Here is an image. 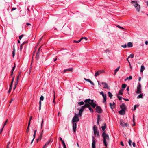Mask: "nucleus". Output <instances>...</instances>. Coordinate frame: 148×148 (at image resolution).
<instances>
[{
    "instance_id": "0eeeda50",
    "label": "nucleus",
    "mask_w": 148,
    "mask_h": 148,
    "mask_svg": "<svg viewBox=\"0 0 148 148\" xmlns=\"http://www.w3.org/2000/svg\"><path fill=\"white\" fill-rule=\"evenodd\" d=\"M104 72V71L103 70H99L97 71L95 73V77H96L97 76L99 75L101 73H103Z\"/></svg>"
},
{
    "instance_id": "c9c22d12",
    "label": "nucleus",
    "mask_w": 148,
    "mask_h": 148,
    "mask_svg": "<svg viewBox=\"0 0 148 148\" xmlns=\"http://www.w3.org/2000/svg\"><path fill=\"white\" fill-rule=\"evenodd\" d=\"M39 54L38 53H36V60H37L38 59L39 57Z\"/></svg>"
},
{
    "instance_id": "5fc2aeb1",
    "label": "nucleus",
    "mask_w": 148,
    "mask_h": 148,
    "mask_svg": "<svg viewBox=\"0 0 148 148\" xmlns=\"http://www.w3.org/2000/svg\"><path fill=\"white\" fill-rule=\"evenodd\" d=\"M117 97L119 100H121L122 99V97L121 96H117Z\"/></svg>"
},
{
    "instance_id": "338daca9",
    "label": "nucleus",
    "mask_w": 148,
    "mask_h": 148,
    "mask_svg": "<svg viewBox=\"0 0 148 148\" xmlns=\"http://www.w3.org/2000/svg\"><path fill=\"white\" fill-rule=\"evenodd\" d=\"M3 127H4V126H3V127L0 130V133H1L2 132V131Z\"/></svg>"
},
{
    "instance_id": "3c124183",
    "label": "nucleus",
    "mask_w": 148,
    "mask_h": 148,
    "mask_svg": "<svg viewBox=\"0 0 148 148\" xmlns=\"http://www.w3.org/2000/svg\"><path fill=\"white\" fill-rule=\"evenodd\" d=\"M127 77L128 80H130L132 79V77L131 76H130L129 77Z\"/></svg>"
},
{
    "instance_id": "f3484780",
    "label": "nucleus",
    "mask_w": 148,
    "mask_h": 148,
    "mask_svg": "<svg viewBox=\"0 0 148 148\" xmlns=\"http://www.w3.org/2000/svg\"><path fill=\"white\" fill-rule=\"evenodd\" d=\"M119 113L121 115H123L125 114V110H121L119 111Z\"/></svg>"
},
{
    "instance_id": "bf43d9fd",
    "label": "nucleus",
    "mask_w": 148,
    "mask_h": 148,
    "mask_svg": "<svg viewBox=\"0 0 148 148\" xmlns=\"http://www.w3.org/2000/svg\"><path fill=\"white\" fill-rule=\"evenodd\" d=\"M10 141H9V142H8V145H7V148H9V144H10Z\"/></svg>"
},
{
    "instance_id": "9b49d317",
    "label": "nucleus",
    "mask_w": 148,
    "mask_h": 148,
    "mask_svg": "<svg viewBox=\"0 0 148 148\" xmlns=\"http://www.w3.org/2000/svg\"><path fill=\"white\" fill-rule=\"evenodd\" d=\"M77 127V124L76 123H73V129L74 132L76 131V130Z\"/></svg>"
},
{
    "instance_id": "4be33fe9",
    "label": "nucleus",
    "mask_w": 148,
    "mask_h": 148,
    "mask_svg": "<svg viewBox=\"0 0 148 148\" xmlns=\"http://www.w3.org/2000/svg\"><path fill=\"white\" fill-rule=\"evenodd\" d=\"M145 68L143 65H141L140 71L141 72H143V71L145 70Z\"/></svg>"
},
{
    "instance_id": "79ce46f5",
    "label": "nucleus",
    "mask_w": 148,
    "mask_h": 148,
    "mask_svg": "<svg viewBox=\"0 0 148 148\" xmlns=\"http://www.w3.org/2000/svg\"><path fill=\"white\" fill-rule=\"evenodd\" d=\"M138 106H139L138 105H134V110H135L136 109V107H138Z\"/></svg>"
},
{
    "instance_id": "473e14b6",
    "label": "nucleus",
    "mask_w": 148,
    "mask_h": 148,
    "mask_svg": "<svg viewBox=\"0 0 148 148\" xmlns=\"http://www.w3.org/2000/svg\"><path fill=\"white\" fill-rule=\"evenodd\" d=\"M82 112H83V111H82L80 110H79V114H78V115H79L80 116H82Z\"/></svg>"
},
{
    "instance_id": "680f3d73",
    "label": "nucleus",
    "mask_w": 148,
    "mask_h": 148,
    "mask_svg": "<svg viewBox=\"0 0 148 148\" xmlns=\"http://www.w3.org/2000/svg\"><path fill=\"white\" fill-rule=\"evenodd\" d=\"M132 145L134 147H135L136 146V144L135 143L133 142L132 143Z\"/></svg>"
},
{
    "instance_id": "e433bc0d",
    "label": "nucleus",
    "mask_w": 148,
    "mask_h": 148,
    "mask_svg": "<svg viewBox=\"0 0 148 148\" xmlns=\"http://www.w3.org/2000/svg\"><path fill=\"white\" fill-rule=\"evenodd\" d=\"M36 134H34V135H33V137H34V138H33V139L32 140L31 143V144H32L35 138V136H36Z\"/></svg>"
},
{
    "instance_id": "de8ad7c7",
    "label": "nucleus",
    "mask_w": 148,
    "mask_h": 148,
    "mask_svg": "<svg viewBox=\"0 0 148 148\" xmlns=\"http://www.w3.org/2000/svg\"><path fill=\"white\" fill-rule=\"evenodd\" d=\"M43 123V119H42V121L41 124V128H42V127Z\"/></svg>"
},
{
    "instance_id": "ea45409f",
    "label": "nucleus",
    "mask_w": 148,
    "mask_h": 148,
    "mask_svg": "<svg viewBox=\"0 0 148 148\" xmlns=\"http://www.w3.org/2000/svg\"><path fill=\"white\" fill-rule=\"evenodd\" d=\"M78 104L80 105H82L84 104V103L83 101L80 102L78 103Z\"/></svg>"
},
{
    "instance_id": "a211bd4d",
    "label": "nucleus",
    "mask_w": 148,
    "mask_h": 148,
    "mask_svg": "<svg viewBox=\"0 0 148 148\" xmlns=\"http://www.w3.org/2000/svg\"><path fill=\"white\" fill-rule=\"evenodd\" d=\"M127 46L129 47H131L133 46L132 43L131 42H129L127 44Z\"/></svg>"
},
{
    "instance_id": "49530a36",
    "label": "nucleus",
    "mask_w": 148,
    "mask_h": 148,
    "mask_svg": "<svg viewBox=\"0 0 148 148\" xmlns=\"http://www.w3.org/2000/svg\"><path fill=\"white\" fill-rule=\"evenodd\" d=\"M121 46L124 48H125L127 47V45L126 44H125L124 45H122Z\"/></svg>"
},
{
    "instance_id": "c03bdc74",
    "label": "nucleus",
    "mask_w": 148,
    "mask_h": 148,
    "mask_svg": "<svg viewBox=\"0 0 148 148\" xmlns=\"http://www.w3.org/2000/svg\"><path fill=\"white\" fill-rule=\"evenodd\" d=\"M12 87H11V86H10L8 92V93H10L11 92V89H12Z\"/></svg>"
},
{
    "instance_id": "774afa93",
    "label": "nucleus",
    "mask_w": 148,
    "mask_h": 148,
    "mask_svg": "<svg viewBox=\"0 0 148 148\" xmlns=\"http://www.w3.org/2000/svg\"><path fill=\"white\" fill-rule=\"evenodd\" d=\"M145 44L146 45H147L148 44V41H146L145 42Z\"/></svg>"
},
{
    "instance_id": "412c9836",
    "label": "nucleus",
    "mask_w": 148,
    "mask_h": 148,
    "mask_svg": "<svg viewBox=\"0 0 148 148\" xmlns=\"http://www.w3.org/2000/svg\"><path fill=\"white\" fill-rule=\"evenodd\" d=\"M106 123L105 124H104V125L103 126H102V127H101V128H102V130H103V131H104L106 128Z\"/></svg>"
},
{
    "instance_id": "f257e3e1",
    "label": "nucleus",
    "mask_w": 148,
    "mask_h": 148,
    "mask_svg": "<svg viewBox=\"0 0 148 148\" xmlns=\"http://www.w3.org/2000/svg\"><path fill=\"white\" fill-rule=\"evenodd\" d=\"M103 140V142L106 147L107 146V141H108L109 139V137L108 134H106L104 132H103L102 134Z\"/></svg>"
},
{
    "instance_id": "69168bd1",
    "label": "nucleus",
    "mask_w": 148,
    "mask_h": 148,
    "mask_svg": "<svg viewBox=\"0 0 148 148\" xmlns=\"http://www.w3.org/2000/svg\"><path fill=\"white\" fill-rule=\"evenodd\" d=\"M16 8H13L12 9V11H13V10H16Z\"/></svg>"
},
{
    "instance_id": "c85d7f7f",
    "label": "nucleus",
    "mask_w": 148,
    "mask_h": 148,
    "mask_svg": "<svg viewBox=\"0 0 148 148\" xmlns=\"http://www.w3.org/2000/svg\"><path fill=\"white\" fill-rule=\"evenodd\" d=\"M30 125V122H29L28 123V127H27V129L26 130V132L27 133H28L29 132V127Z\"/></svg>"
},
{
    "instance_id": "7c9ffc66",
    "label": "nucleus",
    "mask_w": 148,
    "mask_h": 148,
    "mask_svg": "<svg viewBox=\"0 0 148 148\" xmlns=\"http://www.w3.org/2000/svg\"><path fill=\"white\" fill-rule=\"evenodd\" d=\"M134 57V55L133 54H130L129 56L128 57V58H133Z\"/></svg>"
},
{
    "instance_id": "e2e57ef3",
    "label": "nucleus",
    "mask_w": 148,
    "mask_h": 148,
    "mask_svg": "<svg viewBox=\"0 0 148 148\" xmlns=\"http://www.w3.org/2000/svg\"><path fill=\"white\" fill-rule=\"evenodd\" d=\"M121 145L122 146H124V145L123 144V142L121 141Z\"/></svg>"
},
{
    "instance_id": "72a5a7b5",
    "label": "nucleus",
    "mask_w": 148,
    "mask_h": 148,
    "mask_svg": "<svg viewBox=\"0 0 148 148\" xmlns=\"http://www.w3.org/2000/svg\"><path fill=\"white\" fill-rule=\"evenodd\" d=\"M128 143H129V145H130V146L131 147L132 146V145H131L132 141L130 139H129Z\"/></svg>"
},
{
    "instance_id": "f704fd0d",
    "label": "nucleus",
    "mask_w": 148,
    "mask_h": 148,
    "mask_svg": "<svg viewBox=\"0 0 148 148\" xmlns=\"http://www.w3.org/2000/svg\"><path fill=\"white\" fill-rule=\"evenodd\" d=\"M127 86L125 84H123L122 85V87L123 88H125Z\"/></svg>"
},
{
    "instance_id": "393cba45",
    "label": "nucleus",
    "mask_w": 148,
    "mask_h": 148,
    "mask_svg": "<svg viewBox=\"0 0 148 148\" xmlns=\"http://www.w3.org/2000/svg\"><path fill=\"white\" fill-rule=\"evenodd\" d=\"M120 68V66L118 67L114 71V75H115L117 72L119 71Z\"/></svg>"
},
{
    "instance_id": "20e7f679",
    "label": "nucleus",
    "mask_w": 148,
    "mask_h": 148,
    "mask_svg": "<svg viewBox=\"0 0 148 148\" xmlns=\"http://www.w3.org/2000/svg\"><path fill=\"white\" fill-rule=\"evenodd\" d=\"M78 114H75L74 116L72 119V122H73L76 123V122H77L79 121V119L78 117Z\"/></svg>"
},
{
    "instance_id": "0e129e2a",
    "label": "nucleus",
    "mask_w": 148,
    "mask_h": 148,
    "mask_svg": "<svg viewBox=\"0 0 148 148\" xmlns=\"http://www.w3.org/2000/svg\"><path fill=\"white\" fill-rule=\"evenodd\" d=\"M123 99L126 101H129V99H125V98H123Z\"/></svg>"
},
{
    "instance_id": "f03ea898",
    "label": "nucleus",
    "mask_w": 148,
    "mask_h": 148,
    "mask_svg": "<svg viewBox=\"0 0 148 148\" xmlns=\"http://www.w3.org/2000/svg\"><path fill=\"white\" fill-rule=\"evenodd\" d=\"M84 102L86 103H88L89 104L91 105V106L94 108L96 106V104L94 102V100H93L88 99H86L84 101Z\"/></svg>"
},
{
    "instance_id": "052dcab7",
    "label": "nucleus",
    "mask_w": 148,
    "mask_h": 148,
    "mask_svg": "<svg viewBox=\"0 0 148 148\" xmlns=\"http://www.w3.org/2000/svg\"><path fill=\"white\" fill-rule=\"evenodd\" d=\"M32 116H30V119H29V122H30V121H31V120L32 119Z\"/></svg>"
},
{
    "instance_id": "cd10ccee",
    "label": "nucleus",
    "mask_w": 148,
    "mask_h": 148,
    "mask_svg": "<svg viewBox=\"0 0 148 148\" xmlns=\"http://www.w3.org/2000/svg\"><path fill=\"white\" fill-rule=\"evenodd\" d=\"M18 84V81H16V82H15V84L14 85V86L13 88V89L14 90L16 88V86H17V85Z\"/></svg>"
},
{
    "instance_id": "58836bf2",
    "label": "nucleus",
    "mask_w": 148,
    "mask_h": 148,
    "mask_svg": "<svg viewBox=\"0 0 148 148\" xmlns=\"http://www.w3.org/2000/svg\"><path fill=\"white\" fill-rule=\"evenodd\" d=\"M15 64H14V66L13 67L12 70V74L13 73V71L15 69Z\"/></svg>"
},
{
    "instance_id": "6e6552de",
    "label": "nucleus",
    "mask_w": 148,
    "mask_h": 148,
    "mask_svg": "<svg viewBox=\"0 0 148 148\" xmlns=\"http://www.w3.org/2000/svg\"><path fill=\"white\" fill-rule=\"evenodd\" d=\"M85 40V41H85L84 42H86V41L87 40V38L85 37H82V38H80V39L79 40H78V41L74 40V42L78 43L79 42L81 41H82V40Z\"/></svg>"
},
{
    "instance_id": "9d476101",
    "label": "nucleus",
    "mask_w": 148,
    "mask_h": 148,
    "mask_svg": "<svg viewBox=\"0 0 148 148\" xmlns=\"http://www.w3.org/2000/svg\"><path fill=\"white\" fill-rule=\"evenodd\" d=\"M120 125H121L122 127H124L125 126L127 127L129 126V125L127 123H122V122L121 121V120L120 121Z\"/></svg>"
},
{
    "instance_id": "a878e982",
    "label": "nucleus",
    "mask_w": 148,
    "mask_h": 148,
    "mask_svg": "<svg viewBox=\"0 0 148 148\" xmlns=\"http://www.w3.org/2000/svg\"><path fill=\"white\" fill-rule=\"evenodd\" d=\"M84 106L85 108L87 107L89 108L90 107L89 104L88 103H86Z\"/></svg>"
},
{
    "instance_id": "2eb2a0df",
    "label": "nucleus",
    "mask_w": 148,
    "mask_h": 148,
    "mask_svg": "<svg viewBox=\"0 0 148 148\" xmlns=\"http://www.w3.org/2000/svg\"><path fill=\"white\" fill-rule=\"evenodd\" d=\"M84 79L85 81H86L87 82H89L92 85H94V83L92 81H91L90 80V79H86L85 78H84Z\"/></svg>"
},
{
    "instance_id": "c756f323",
    "label": "nucleus",
    "mask_w": 148,
    "mask_h": 148,
    "mask_svg": "<svg viewBox=\"0 0 148 148\" xmlns=\"http://www.w3.org/2000/svg\"><path fill=\"white\" fill-rule=\"evenodd\" d=\"M12 56L13 57H14L15 55V50L14 48L13 51L12 52Z\"/></svg>"
},
{
    "instance_id": "5701e85b",
    "label": "nucleus",
    "mask_w": 148,
    "mask_h": 148,
    "mask_svg": "<svg viewBox=\"0 0 148 148\" xmlns=\"http://www.w3.org/2000/svg\"><path fill=\"white\" fill-rule=\"evenodd\" d=\"M123 90L122 89L120 90L119 92L118 95H121L123 94Z\"/></svg>"
},
{
    "instance_id": "bb28decb",
    "label": "nucleus",
    "mask_w": 148,
    "mask_h": 148,
    "mask_svg": "<svg viewBox=\"0 0 148 148\" xmlns=\"http://www.w3.org/2000/svg\"><path fill=\"white\" fill-rule=\"evenodd\" d=\"M108 96L110 98V99H111L112 98V96H113V95L111 94V93L110 92H108Z\"/></svg>"
},
{
    "instance_id": "1a4fd4ad",
    "label": "nucleus",
    "mask_w": 148,
    "mask_h": 148,
    "mask_svg": "<svg viewBox=\"0 0 148 148\" xmlns=\"http://www.w3.org/2000/svg\"><path fill=\"white\" fill-rule=\"evenodd\" d=\"M96 110L97 112L99 113H100L102 112V110L101 108L99 106H97L96 107Z\"/></svg>"
},
{
    "instance_id": "4468645a",
    "label": "nucleus",
    "mask_w": 148,
    "mask_h": 148,
    "mask_svg": "<svg viewBox=\"0 0 148 148\" xmlns=\"http://www.w3.org/2000/svg\"><path fill=\"white\" fill-rule=\"evenodd\" d=\"M102 84H103L104 86L103 87V88H107L108 89L109 87L108 86L107 84L106 83L102 82Z\"/></svg>"
},
{
    "instance_id": "8fccbe9b",
    "label": "nucleus",
    "mask_w": 148,
    "mask_h": 148,
    "mask_svg": "<svg viewBox=\"0 0 148 148\" xmlns=\"http://www.w3.org/2000/svg\"><path fill=\"white\" fill-rule=\"evenodd\" d=\"M88 108H89V110H90V111L91 112H93V110H92V108L90 107Z\"/></svg>"
},
{
    "instance_id": "b1692460",
    "label": "nucleus",
    "mask_w": 148,
    "mask_h": 148,
    "mask_svg": "<svg viewBox=\"0 0 148 148\" xmlns=\"http://www.w3.org/2000/svg\"><path fill=\"white\" fill-rule=\"evenodd\" d=\"M143 94H140L137 97V99L142 98L143 97Z\"/></svg>"
},
{
    "instance_id": "4d7b16f0",
    "label": "nucleus",
    "mask_w": 148,
    "mask_h": 148,
    "mask_svg": "<svg viewBox=\"0 0 148 148\" xmlns=\"http://www.w3.org/2000/svg\"><path fill=\"white\" fill-rule=\"evenodd\" d=\"M62 143L64 147L65 146V143H64V141L62 140Z\"/></svg>"
},
{
    "instance_id": "a19ab883",
    "label": "nucleus",
    "mask_w": 148,
    "mask_h": 148,
    "mask_svg": "<svg viewBox=\"0 0 148 148\" xmlns=\"http://www.w3.org/2000/svg\"><path fill=\"white\" fill-rule=\"evenodd\" d=\"M53 92L54 93V99H53V102L55 104V105L56 104V103L55 102V92L54 91H53Z\"/></svg>"
},
{
    "instance_id": "4c0bfd02",
    "label": "nucleus",
    "mask_w": 148,
    "mask_h": 148,
    "mask_svg": "<svg viewBox=\"0 0 148 148\" xmlns=\"http://www.w3.org/2000/svg\"><path fill=\"white\" fill-rule=\"evenodd\" d=\"M85 108L84 106H82L80 110L83 111Z\"/></svg>"
},
{
    "instance_id": "13d9d810",
    "label": "nucleus",
    "mask_w": 148,
    "mask_h": 148,
    "mask_svg": "<svg viewBox=\"0 0 148 148\" xmlns=\"http://www.w3.org/2000/svg\"><path fill=\"white\" fill-rule=\"evenodd\" d=\"M103 99H106V95L105 94L103 96Z\"/></svg>"
},
{
    "instance_id": "09e8293b",
    "label": "nucleus",
    "mask_w": 148,
    "mask_h": 148,
    "mask_svg": "<svg viewBox=\"0 0 148 148\" xmlns=\"http://www.w3.org/2000/svg\"><path fill=\"white\" fill-rule=\"evenodd\" d=\"M44 99V97L42 96H41L40 97V101H43Z\"/></svg>"
},
{
    "instance_id": "37998d69",
    "label": "nucleus",
    "mask_w": 148,
    "mask_h": 148,
    "mask_svg": "<svg viewBox=\"0 0 148 148\" xmlns=\"http://www.w3.org/2000/svg\"><path fill=\"white\" fill-rule=\"evenodd\" d=\"M106 99H103V103H105V104H106Z\"/></svg>"
},
{
    "instance_id": "a18cd8bd",
    "label": "nucleus",
    "mask_w": 148,
    "mask_h": 148,
    "mask_svg": "<svg viewBox=\"0 0 148 148\" xmlns=\"http://www.w3.org/2000/svg\"><path fill=\"white\" fill-rule=\"evenodd\" d=\"M97 123L98 124H99V121L100 119V116L99 115H98V117H97Z\"/></svg>"
},
{
    "instance_id": "2f4dec72",
    "label": "nucleus",
    "mask_w": 148,
    "mask_h": 148,
    "mask_svg": "<svg viewBox=\"0 0 148 148\" xmlns=\"http://www.w3.org/2000/svg\"><path fill=\"white\" fill-rule=\"evenodd\" d=\"M14 77H13L12 79V81L11 82V84L10 85V86H11V87H12L13 83V82L14 81Z\"/></svg>"
},
{
    "instance_id": "f8f14e48",
    "label": "nucleus",
    "mask_w": 148,
    "mask_h": 148,
    "mask_svg": "<svg viewBox=\"0 0 148 148\" xmlns=\"http://www.w3.org/2000/svg\"><path fill=\"white\" fill-rule=\"evenodd\" d=\"M120 107L121 110H125L126 109V107L124 103H122L120 106Z\"/></svg>"
},
{
    "instance_id": "423d86ee",
    "label": "nucleus",
    "mask_w": 148,
    "mask_h": 148,
    "mask_svg": "<svg viewBox=\"0 0 148 148\" xmlns=\"http://www.w3.org/2000/svg\"><path fill=\"white\" fill-rule=\"evenodd\" d=\"M93 130L94 132V135L97 136H99V132L97 130V128L96 126H94L93 127Z\"/></svg>"
},
{
    "instance_id": "7ed1b4c3",
    "label": "nucleus",
    "mask_w": 148,
    "mask_h": 148,
    "mask_svg": "<svg viewBox=\"0 0 148 148\" xmlns=\"http://www.w3.org/2000/svg\"><path fill=\"white\" fill-rule=\"evenodd\" d=\"M131 2L135 7L136 10L138 12L139 11L140 9V5H138L137 2L132 1Z\"/></svg>"
},
{
    "instance_id": "603ef678",
    "label": "nucleus",
    "mask_w": 148,
    "mask_h": 148,
    "mask_svg": "<svg viewBox=\"0 0 148 148\" xmlns=\"http://www.w3.org/2000/svg\"><path fill=\"white\" fill-rule=\"evenodd\" d=\"M41 47H40L38 49V51H37V52L36 53H38V54H39V53H40V49L41 48Z\"/></svg>"
},
{
    "instance_id": "dca6fc26",
    "label": "nucleus",
    "mask_w": 148,
    "mask_h": 148,
    "mask_svg": "<svg viewBox=\"0 0 148 148\" xmlns=\"http://www.w3.org/2000/svg\"><path fill=\"white\" fill-rule=\"evenodd\" d=\"M115 104V103L114 102H113L112 103H110V107L112 109H113V108H114Z\"/></svg>"
},
{
    "instance_id": "6ab92c4d",
    "label": "nucleus",
    "mask_w": 148,
    "mask_h": 148,
    "mask_svg": "<svg viewBox=\"0 0 148 148\" xmlns=\"http://www.w3.org/2000/svg\"><path fill=\"white\" fill-rule=\"evenodd\" d=\"M50 141L49 140L48 141H47L45 143V145L42 148H46L47 147V145L49 144L50 143Z\"/></svg>"
},
{
    "instance_id": "39448f33",
    "label": "nucleus",
    "mask_w": 148,
    "mask_h": 148,
    "mask_svg": "<svg viewBox=\"0 0 148 148\" xmlns=\"http://www.w3.org/2000/svg\"><path fill=\"white\" fill-rule=\"evenodd\" d=\"M141 85L140 83H138V84L137 86L136 93L137 94H140L141 93Z\"/></svg>"
},
{
    "instance_id": "6e6d98bb",
    "label": "nucleus",
    "mask_w": 148,
    "mask_h": 148,
    "mask_svg": "<svg viewBox=\"0 0 148 148\" xmlns=\"http://www.w3.org/2000/svg\"><path fill=\"white\" fill-rule=\"evenodd\" d=\"M23 35H20L19 37V39L20 40H21V39H22V37H23Z\"/></svg>"
},
{
    "instance_id": "864d4df0",
    "label": "nucleus",
    "mask_w": 148,
    "mask_h": 148,
    "mask_svg": "<svg viewBox=\"0 0 148 148\" xmlns=\"http://www.w3.org/2000/svg\"><path fill=\"white\" fill-rule=\"evenodd\" d=\"M100 94L101 95H102V96H103V95H104L105 94L104 93H103V91H102V92H100Z\"/></svg>"
},
{
    "instance_id": "ddd939ff",
    "label": "nucleus",
    "mask_w": 148,
    "mask_h": 148,
    "mask_svg": "<svg viewBox=\"0 0 148 148\" xmlns=\"http://www.w3.org/2000/svg\"><path fill=\"white\" fill-rule=\"evenodd\" d=\"M95 142L94 140V138L93 137L92 142V148H95Z\"/></svg>"
},
{
    "instance_id": "aec40b11",
    "label": "nucleus",
    "mask_w": 148,
    "mask_h": 148,
    "mask_svg": "<svg viewBox=\"0 0 148 148\" xmlns=\"http://www.w3.org/2000/svg\"><path fill=\"white\" fill-rule=\"evenodd\" d=\"M43 133V130H42L41 133L40 134V136L39 138L37 139V141H38L39 140H41L42 138V137Z\"/></svg>"
}]
</instances>
